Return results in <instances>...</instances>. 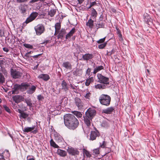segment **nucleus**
I'll list each match as a JSON object with an SVG mask.
<instances>
[{"label": "nucleus", "instance_id": "obj_54", "mask_svg": "<svg viewBox=\"0 0 160 160\" xmlns=\"http://www.w3.org/2000/svg\"><path fill=\"white\" fill-rule=\"evenodd\" d=\"M18 105L16 104L15 103H12V106L14 109H17L18 108Z\"/></svg>", "mask_w": 160, "mask_h": 160}, {"label": "nucleus", "instance_id": "obj_62", "mask_svg": "<svg viewBox=\"0 0 160 160\" xmlns=\"http://www.w3.org/2000/svg\"><path fill=\"white\" fill-rule=\"evenodd\" d=\"M17 112H18L20 114L23 112V111H22L19 109H18V110H17Z\"/></svg>", "mask_w": 160, "mask_h": 160}, {"label": "nucleus", "instance_id": "obj_63", "mask_svg": "<svg viewBox=\"0 0 160 160\" xmlns=\"http://www.w3.org/2000/svg\"><path fill=\"white\" fill-rule=\"evenodd\" d=\"M79 4H82L84 0H78Z\"/></svg>", "mask_w": 160, "mask_h": 160}, {"label": "nucleus", "instance_id": "obj_29", "mask_svg": "<svg viewBox=\"0 0 160 160\" xmlns=\"http://www.w3.org/2000/svg\"><path fill=\"white\" fill-rule=\"evenodd\" d=\"M92 10L91 14V17L92 19H95L97 16V13L94 8H92Z\"/></svg>", "mask_w": 160, "mask_h": 160}, {"label": "nucleus", "instance_id": "obj_18", "mask_svg": "<svg viewBox=\"0 0 160 160\" xmlns=\"http://www.w3.org/2000/svg\"><path fill=\"white\" fill-rule=\"evenodd\" d=\"M62 89L66 92L68 90L67 84L65 80H63L61 83Z\"/></svg>", "mask_w": 160, "mask_h": 160}, {"label": "nucleus", "instance_id": "obj_59", "mask_svg": "<svg viewBox=\"0 0 160 160\" xmlns=\"http://www.w3.org/2000/svg\"><path fill=\"white\" fill-rule=\"evenodd\" d=\"M42 54V53L38 54L36 55L32 56V57L34 58H38V57Z\"/></svg>", "mask_w": 160, "mask_h": 160}, {"label": "nucleus", "instance_id": "obj_20", "mask_svg": "<svg viewBox=\"0 0 160 160\" xmlns=\"http://www.w3.org/2000/svg\"><path fill=\"white\" fill-rule=\"evenodd\" d=\"M58 154L61 157H65L67 155V152L62 150L58 149L57 152Z\"/></svg>", "mask_w": 160, "mask_h": 160}, {"label": "nucleus", "instance_id": "obj_23", "mask_svg": "<svg viewBox=\"0 0 160 160\" xmlns=\"http://www.w3.org/2000/svg\"><path fill=\"white\" fill-rule=\"evenodd\" d=\"M35 126H33L32 127H26L24 128L23 131L24 132H28L33 131L35 128Z\"/></svg>", "mask_w": 160, "mask_h": 160}, {"label": "nucleus", "instance_id": "obj_38", "mask_svg": "<svg viewBox=\"0 0 160 160\" xmlns=\"http://www.w3.org/2000/svg\"><path fill=\"white\" fill-rule=\"evenodd\" d=\"M28 116V114L23 112L20 115V117L21 119L26 118Z\"/></svg>", "mask_w": 160, "mask_h": 160}, {"label": "nucleus", "instance_id": "obj_51", "mask_svg": "<svg viewBox=\"0 0 160 160\" xmlns=\"http://www.w3.org/2000/svg\"><path fill=\"white\" fill-rule=\"evenodd\" d=\"M33 52V51H30L29 52H28L27 53H26L25 55H24V57H25L26 58H29L30 57V56L29 55V54H31Z\"/></svg>", "mask_w": 160, "mask_h": 160}, {"label": "nucleus", "instance_id": "obj_16", "mask_svg": "<svg viewBox=\"0 0 160 160\" xmlns=\"http://www.w3.org/2000/svg\"><path fill=\"white\" fill-rule=\"evenodd\" d=\"M39 78L42 79L45 81H48L50 78L49 76L47 74H41L38 76Z\"/></svg>", "mask_w": 160, "mask_h": 160}, {"label": "nucleus", "instance_id": "obj_6", "mask_svg": "<svg viewBox=\"0 0 160 160\" xmlns=\"http://www.w3.org/2000/svg\"><path fill=\"white\" fill-rule=\"evenodd\" d=\"M97 77L98 79V82L106 85L109 84L108 78L102 76L101 74H98Z\"/></svg>", "mask_w": 160, "mask_h": 160}, {"label": "nucleus", "instance_id": "obj_12", "mask_svg": "<svg viewBox=\"0 0 160 160\" xmlns=\"http://www.w3.org/2000/svg\"><path fill=\"white\" fill-rule=\"evenodd\" d=\"M114 108L113 107H108L102 110V113L107 114H110L113 112Z\"/></svg>", "mask_w": 160, "mask_h": 160}, {"label": "nucleus", "instance_id": "obj_25", "mask_svg": "<svg viewBox=\"0 0 160 160\" xmlns=\"http://www.w3.org/2000/svg\"><path fill=\"white\" fill-rule=\"evenodd\" d=\"M93 81L94 79L92 77H89L86 80L85 85L86 86H88L91 83L93 82Z\"/></svg>", "mask_w": 160, "mask_h": 160}, {"label": "nucleus", "instance_id": "obj_11", "mask_svg": "<svg viewBox=\"0 0 160 160\" xmlns=\"http://www.w3.org/2000/svg\"><path fill=\"white\" fill-rule=\"evenodd\" d=\"M62 66L67 69L71 70L72 69V65L71 63L68 61L64 62L62 64Z\"/></svg>", "mask_w": 160, "mask_h": 160}, {"label": "nucleus", "instance_id": "obj_36", "mask_svg": "<svg viewBox=\"0 0 160 160\" xmlns=\"http://www.w3.org/2000/svg\"><path fill=\"white\" fill-rule=\"evenodd\" d=\"M56 11L55 9H51L48 12V14L51 17H53L56 13Z\"/></svg>", "mask_w": 160, "mask_h": 160}, {"label": "nucleus", "instance_id": "obj_57", "mask_svg": "<svg viewBox=\"0 0 160 160\" xmlns=\"http://www.w3.org/2000/svg\"><path fill=\"white\" fill-rule=\"evenodd\" d=\"M103 19V14H102L99 17V21H102Z\"/></svg>", "mask_w": 160, "mask_h": 160}, {"label": "nucleus", "instance_id": "obj_44", "mask_svg": "<svg viewBox=\"0 0 160 160\" xmlns=\"http://www.w3.org/2000/svg\"><path fill=\"white\" fill-rule=\"evenodd\" d=\"M23 46L26 48H28L32 49L33 48V46L28 44L25 43L23 44Z\"/></svg>", "mask_w": 160, "mask_h": 160}, {"label": "nucleus", "instance_id": "obj_61", "mask_svg": "<svg viewBox=\"0 0 160 160\" xmlns=\"http://www.w3.org/2000/svg\"><path fill=\"white\" fill-rule=\"evenodd\" d=\"M31 119H32V118L31 117H28L27 118V120L29 122H31Z\"/></svg>", "mask_w": 160, "mask_h": 160}, {"label": "nucleus", "instance_id": "obj_35", "mask_svg": "<svg viewBox=\"0 0 160 160\" xmlns=\"http://www.w3.org/2000/svg\"><path fill=\"white\" fill-rule=\"evenodd\" d=\"M5 78L3 74L0 73V84H2L5 82Z\"/></svg>", "mask_w": 160, "mask_h": 160}, {"label": "nucleus", "instance_id": "obj_41", "mask_svg": "<svg viewBox=\"0 0 160 160\" xmlns=\"http://www.w3.org/2000/svg\"><path fill=\"white\" fill-rule=\"evenodd\" d=\"M73 113L75 115L79 118L81 117L82 116V114H81V112H79L74 111Z\"/></svg>", "mask_w": 160, "mask_h": 160}, {"label": "nucleus", "instance_id": "obj_60", "mask_svg": "<svg viewBox=\"0 0 160 160\" xmlns=\"http://www.w3.org/2000/svg\"><path fill=\"white\" fill-rule=\"evenodd\" d=\"M96 2H91L90 3V5L92 6H94V5H96Z\"/></svg>", "mask_w": 160, "mask_h": 160}, {"label": "nucleus", "instance_id": "obj_39", "mask_svg": "<svg viewBox=\"0 0 160 160\" xmlns=\"http://www.w3.org/2000/svg\"><path fill=\"white\" fill-rule=\"evenodd\" d=\"M91 95V94L90 92L88 91H87V93L85 95H84V96L86 99L89 100Z\"/></svg>", "mask_w": 160, "mask_h": 160}, {"label": "nucleus", "instance_id": "obj_19", "mask_svg": "<svg viewBox=\"0 0 160 160\" xmlns=\"http://www.w3.org/2000/svg\"><path fill=\"white\" fill-rule=\"evenodd\" d=\"M54 139L58 142H61L63 140L62 137L59 134L57 133L54 134Z\"/></svg>", "mask_w": 160, "mask_h": 160}, {"label": "nucleus", "instance_id": "obj_33", "mask_svg": "<svg viewBox=\"0 0 160 160\" xmlns=\"http://www.w3.org/2000/svg\"><path fill=\"white\" fill-rule=\"evenodd\" d=\"M109 122L108 120L104 121L102 124V126L105 127H108L109 125Z\"/></svg>", "mask_w": 160, "mask_h": 160}, {"label": "nucleus", "instance_id": "obj_43", "mask_svg": "<svg viewBox=\"0 0 160 160\" xmlns=\"http://www.w3.org/2000/svg\"><path fill=\"white\" fill-rule=\"evenodd\" d=\"M107 42H105L102 44H100L98 46V48L99 49H103V48L106 45Z\"/></svg>", "mask_w": 160, "mask_h": 160}, {"label": "nucleus", "instance_id": "obj_22", "mask_svg": "<svg viewBox=\"0 0 160 160\" xmlns=\"http://www.w3.org/2000/svg\"><path fill=\"white\" fill-rule=\"evenodd\" d=\"M22 89V86L21 85H15L14 88V90L12 91V93L13 94H16L17 93V92L19 89Z\"/></svg>", "mask_w": 160, "mask_h": 160}, {"label": "nucleus", "instance_id": "obj_4", "mask_svg": "<svg viewBox=\"0 0 160 160\" xmlns=\"http://www.w3.org/2000/svg\"><path fill=\"white\" fill-rule=\"evenodd\" d=\"M67 151L69 155L76 157L79 154V151L78 149L72 147H68L67 149Z\"/></svg>", "mask_w": 160, "mask_h": 160}, {"label": "nucleus", "instance_id": "obj_32", "mask_svg": "<svg viewBox=\"0 0 160 160\" xmlns=\"http://www.w3.org/2000/svg\"><path fill=\"white\" fill-rule=\"evenodd\" d=\"M50 144L51 146L55 148H59V146L56 144L55 142L53 141L52 139H51L50 141Z\"/></svg>", "mask_w": 160, "mask_h": 160}, {"label": "nucleus", "instance_id": "obj_28", "mask_svg": "<svg viewBox=\"0 0 160 160\" xmlns=\"http://www.w3.org/2000/svg\"><path fill=\"white\" fill-rule=\"evenodd\" d=\"M25 102H26L27 106H28L30 108L32 106V102L31 99L28 98L24 99Z\"/></svg>", "mask_w": 160, "mask_h": 160}, {"label": "nucleus", "instance_id": "obj_45", "mask_svg": "<svg viewBox=\"0 0 160 160\" xmlns=\"http://www.w3.org/2000/svg\"><path fill=\"white\" fill-rule=\"evenodd\" d=\"M3 107L4 109L7 112L9 113L10 112V110L9 108L6 105H4L3 106Z\"/></svg>", "mask_w": 160, "mask_h": 160}, {"label": "nucleus", "instance_id": "obj_40", "mask_svg": "<svg viewBox=\"0 0 160 160\" xmlns=\"http://www.w3.org/2000/svg\"><path fill=\"white\" fill-rule=\"evenodd\" d=\"M106 142L104 140H103L102 142H100L99 147L103 148H106Z\"/></svg>", "mask_w": 160, "mask_h": 160}, {"label": "nucleus", "instance_id": "obj_17", "mask_svg": "<svg viewBox=\"0 0 160 160\" xmlns=\"http://www.w3.org/2000/svg\"><path fill=\"white\" fill-rule=\"evenodd\" d=\"M76 32V30L75 28H73L72 30L66 35V38L68 39L70 38L74 33Z\"/></svg>", "mask_w": 160, "mask_h": 160}, {"label": "nucleus", "instance_id": "obj_31", "mask_svg": "<svg viewBox=\"0 0 160 160\" xmlns=\"http://www.w3.org/2000/svg\"><path fill=\"white\" fill-rule=\"evenodd\" d=\"M61 24L60 22H57L55 24V28L56 30V32H59V31L61 28Z\"/></svg>", "mask_w": 160, "mask_h": 160}, {"label": "nucleus", "instance_id": "obj_46", "mask_svg": "<svg viewBox=\"0 0 160 160\" xmlns=\"http://www.w3.org/2000/svg\"><path fill=\"white\" fill-rule=\"evenodd\" d=\"M93 153L95 155L98 154L99 153V148H98L94 149L93 151Z\"/></svg>", "mask_w": 160, "mask_h": 160}, {"label": "nucleus", "instance_id": "obj_30", "mask_svg": "<svg viewBox=\"0 0 160 160\" xmlns=\"http://www.w3.org/2000/svg\"><path fill=\"white\" fill-rule=\"evenodd\" d=\"M106 86L104 84H98L94 86V88L96 89H104L106 88Z\"/></svg>", "mask_w": 160, "mask_h": 160}, {"label": "nucleus", "instance_id": "obj_14", "mask_svg": "<svg viewBox=\"0 0 160 160\" xmlns=\"http://www.w3.org/2000/svg\"><path fill=\"white\" fill-rule=\"evenodd\" d=\"M66 33V30L63 28H62L60 31H59L58 34V38H62L64 37V35Z\"/></svg>", "mask_w": 160, "mask_h": 160}, {"label": "nucleus", "instance_id": "obj_7", "mask_svg": "<svg viewBox=\"0 0 160 160\" xmlns=\"http://www.w3.org/2000/svg\"><path fill=\"white\" fill-rule=\"evenodd\" d=\"M10 72L11 76L14 79L19 78L22 75V72L12 68L11 69Z\"/></svg>", "mask_w": 160, "mask_h": 160}, {"label": "nucleus", "instance_id": "obj_50", "mask_svg": "<svg viewBox=\"0 0 160 160\" xmlns=\"http://www.w3.org/2000/svg\"><path fill=\"white\" fill-rule=\"evenodd\" d=\"M69 86H70L71 88L73 90H76V91H77V90L76 89L77 87L76 86H74L72 84H70Z\"/></svg>", "mask_w": 160, "mask_h": 160}, {"label": "nucleus", "instance_id": "obj_3", "mask_svg": "<svg viewBox=\"0 0 160 160\" xmlns=\"http://www.w3.org/2000/svg\"><path fill=\"white\" fill-rule=\"evenodd\" d=\"M111 99V97L109 96L104 94L101 95L99 98V101L100 103L106 106L109 105Z\"/></svg>", "mask_w": 160, "mask_h": 160}, {"label": "nucleus", "instance_id": "obj_27", "mask_svg": "<svg viewBox=\"0 0 160 160\" xmlns=\"http://www.w3.org/2000/svg\"><path fill=\"white\" fill-rule=\"evenodd\" d=\"M104 67L102 66H99L97 67H96L94 69V70L93 72V73L94 74H95L97 72L100 71V70H102L103 69Z\"/></svg>", "mask_w": 160, "mask_h": 160}, {"label": "nucleus", "instance_id": "obj_47", "mask_svg": "<svg viewBox=\"0 0 160 160\" xmlns=\"http://www.w3.org/2000/svg\"><path fill=\"white\" fill-rule=\"evenodd\" d=\"M106 37H104L102 38L101 39L97 41V43H100L103 42L105 40Z\"/></svg>", "mask_w": 160, "mask_h": 160}, {"label": "nucleus", "instance_id": "obj_21", "mask_svg": "<svg viewBox=\"0 0 160 160\" xmlns=\"http://www.w3.org/2000/svg\"><path fill=\"white\" fill-rule=\"evenodd\" d=\"M36 89V87L34 85H32L29 87V89L27 91V92L28 94H32L35 91Z\"/></svg>", "mask_w": 160, "mask_h": 160}, {"label": "nucleus", "instance_id": "obj_5", "mask_svg": "<svg viewBox=\"0 0 160 160\" xmlns=\"http://www.w3.org/2000/svg\"><path fill=\"white\" fill-rule=\"evenodd\" d=\"M34 29L37 35L39 36L43 33L45 30V27L42 24H38L35 27Z\"/></svg>", "mask_w": 160, "mask_h": 160}, {"label": "nucleus", "instance_id": "obj_15", "mask_svg": "<svg viewBox=\"0 0 160 160\" xmlns=\"http://www.w3.org/2000/svg\"><path fill=\"white\" fill-rule=\"evenodd\" d=\"M93 57V55L92 54L87 53L83 55L82 58L84 60L88 61L92 59Z\"/></svg>", "mask_w": 160, "mask_h": 160}, {"label": "nucleus", "instance_id": "obj_55", "mask_svg": "<svg viewBox=\"0 0 160 160\" xmlns=\"http://www.w3.org/2000/svg\"><path fill=\"white\" fill-rule=\"evenodd\" d=\"M91 72V69L88 68L86 71V74L88 76H90Z\"/></svg>", "mask_w": 160, "mask_h": 160}, {"label": "nucleus", "instance_id": "obj_53", "mask_svg": "<svg viewBox=\"0 0 160 160\" xmlns=\"http://www.w3.org/2000/svg\"><path fill=\"white\" fill-rule=\"evenodd\" d=\"M118 37L119 38V40L121 41H122L123 40V39L122 37V35L121 33L120 32H118Z\"/></svg>", "mask_w": 160, "mask_h": 160}, {"label": "nucleus", "instance_id": "obj_8", "mask_svg": "<svg viewBox=\"0 0 160 160\" xmlns=\"http://www.w3.org/2000/svg\"><path fill=\"white\" fill-rule=\"evenodd\" d=\"M38 15V13L36 12L32 13L30 15L29 17L27 19L25 22L23 23V25L25 23L27 24L32 21L35 19Z\"/></svg>", "mask_w": 160, "mask_h": 160}, {"label": "nucleus", "instance_id": "obj_64", "mask_svg": "<svg viewBox=\"0 0 160 160\" xmlns=\"http://www.w3.org/2000/svg\"><path fill=\"white\" fill-rule=\"evenodd\" d=\"M21 10H22V13H24V12H25L26 10H25L24 9V8H22Z\"/></svg>", "mask_w": 160, "mask_h": 160}, {"label": "nucleus", "instance_id": "obj_10", "mask_svg": "<svg viewBox=\"0 0 160 160\" xmlns=\"http://www.w3.org/2000/svg\"><path fill=\"white\" fill-rule=\"evenodd\" d=\"M13 100L17 103L24 100V98L23 96L19 95L14 96L13 97Z\"/></svg>", "mask_w": 160, "mask_h": 160}, {"label": "nucleus", "instance_id": "obj_58", "mask_svg": "<svg viewBox=\"0 0 160 160\" xmlns=\"http://www.w3.org/2000/svg\"><path fill=\"white\" fill-rule=\"evenodd\" d=\"M3 50L4 51L7 52H8L9 51V50L7 48L4 47L3 48Z\"/></svg>", "mask_w": 160, "mask_h": 160}, {"label": "nucleus", "instance_id": "obj_56", "mask_svg": "<svg viewBox=\"0 0 160 160\" xmlns=\"http://www.w3.org/2000/svg\"><path fill=\"white\" fill-rule=\"evenodd\" d=\"M4 35V32L2 30H0V37H2Z\"/></svg>", "mask_w": 160, "mask_h": 160}, {"label": "nucleus", "instance_id": "obj_24", "mask_svg": "<svg viewBox=\"0 0 160 160\" xmlns=\"http://www.w3.org/2000/svg\"><path fill=\"white\" fill-rule=\"evenodd\" d=\"M86 25L89 28H92L94 26V21L91 19H90L87 22Z\"/></svg>", "mask_w": 160, "mask_h": 160}, {"label": "nucleus", "instance_id": "obj_1", "mask_svg": "<svg viewBox=\"0 0 160 160\" xmlns=\"http://www.w3.org/2000/svg\"><path fill=\"white\" fill-rule=\"evenodd\" d=\"M64 123L68 128L74 130L78 126L79 122L73 114H68L64 116Z\"/></svg>", "mask_w": 160, "mask_h": 160}, {"label": "nucleus", "instance_id": "obj_34", "mask_svg": "<svg viewBox=\"0 0 160 160\" xmlns=\"http://www.w3.org/2000/svg\"><path fill=\"white\" fill-rule=\"evenodd\" d=\"M105 26V23L99 21V23L96 24V27L97 28H103Z\"/></svg>", "mask_w": 160, "mask_h": 160}, {"label": "nucleus", "instance_id": "obj_52", "mask_svg": "<svg viewBox=\"0 0 160 160\" xmlns=\"http://www.w3.org/2000/svg\"><path fill=\"white\" fill-rule=\"evenodd\" d=\"M18 3H23L28 2V0H15Z\"/></svg>", "mask_w": 160, "mask_h": 160}, {"label": "nucleus", "instance_id": "obj_2", "mask_svg": "<svg viewBox=\"0 0 160 160\" xmlns=\"http://www.w3.org/2000/svg\"><path fill=\"white\" fill-rule=\"evenodd\" d=\"M96 114V110L90 108L88 109L86 112L85 115H83V117L84 123L88 127H89L91 126L92 120Z\"/></svg>", "mask_w": 160, "mask_h": 160}, {"label": "nucleus", "instance_id": "obj_48", "mask_svg": "<svg viewBox=\"0 0 160 160\" xmlns=\"http://www.w3.org/2000/svg\"><path fill=\"white\" fill-rule=\"evenodd\" d=\"M45 0H31L30 1L29 3H33L35 2H37L38 1H40L41 2H44Z\"/></svg>", "mask_w": 160, "mask_h": 160}, {"label": "nucleus", "instance_id": "obj_26", "mask_svg": "<svg viewBox=\"0 0 160 160\" xmlns=\"http://www.w3.org/2000/svg\"><path fill=\"white\" fill-rule=\"evenodd\" d=\"M73 73L75 75L80 76L82 73V71L81 69L77 68L75 71L73 72Z\"/></svg>", "mask_w": 160, "mask_h": 160}, {"label": "nucleus", "instance_id": "obj_37", "mask_svg": "<svg viewBox=\"0 0 160 160\" xmlns=\"http://www.w3.org/2000/svg\"><path fill=\"white\" fill-rule=\"evenodd\" d=\"M22 88H23L25 89H27L29 88L30 87V85L28 83H22L21 84Z\"/></svg>", "mask_w": 160, "mask_h": 160}, {"label": "nucleus", "instance_id": "obj_13", "mask_svg": "<svg viewBox=\"0 0 160 160\" xmlns=\"http://www.w3.org/2000/svg\"><path fill=\"white\" fill-rule=\"evenodd\" d=\"M98 133L97 131H92L90 134V139L92 140L95 139L98 136Z\"/></svg>", "mask_w": 160, "mask_h": 160}, {"label": "nucleus", "instance_id": "obj_42", "mask_svg": "<svg viewBox=\"0 0 160 160\" xmlns=\"http://www.w3.org/2000/svg\"><path fill=\"white\" fill-rule=\"evenodd\" d=\"M83 153L84 154H85L88 157H90L91 155L89 152L87 151L85 149H83Z\"/></svg>", "mask_w": 160, "mask_h": 160}, {"label": "nucleus", "instance_id": "obj_9", "mask_svg": "<svg viewBox=\"0 0 160 160\" xmlns=\"http://www.w3.org/2000/svg\"><path fill=\"white\" fill-rule=\"evenodd\" d=\"M74 102L79 109H82L83 106V103L81 99L78 98L76 97L75 98Z\"/></svg>", "mask_w": 160, "mask_h": 160}, {"label": "nucleus", "instance_id": "obj_49", "mask_svg": "<svg viewBox=\"0 0 160 160\" xmlns=\"http://www.w3.org/2000/svg\"><path fill=\"white\" fill-rule=\"evenodd\" d=\"M37 98L39 100L42 101L44 99V97L41 95H39L38 96Z\"/></svg>", "mask_w": 160, "mask_h": 160}]
</instances>
